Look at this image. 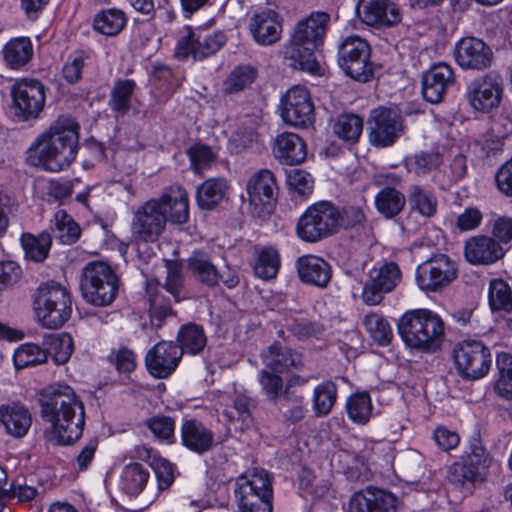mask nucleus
Listing matches in <instances>:
<instances>
[{
  "label": "nucleus",
  "instance_id": "nucleus-1",
  "mask_svg": "<svg viewBox=\"0 0 512 512\" xmlns=\"http://www.w3.org/2000/svg\"><path fill=\"white\" fill-rule=\"evenodd\" d=\"M40 416L51 426L58 444L69 445L78 441L85 426V407L69 385L52 384L38 393Z\"/></svg>",
  "mask_w": 512,
  "mask_h": 512
},
{
  "label": "nucleus",
  "instance_id": "nucleus-2",
  "mask_svg": "<svg viewBox=\"0 0 512 512\" xmlns=\"http://www.w3.org/2000/svg\"><path fill=\"white\" fill-rule=\"evenodd\" d=\"M79 148V125L67 116L58 117L28 150L32 166L51 172L69 167Z\"/></svg>",
  "mask_w": 512,
  "mask_h": 512
},
{
  "label": "nucleus",
  "instance_id": "nucleus-3",
  "mask_svg": "<svg viewBox=\"0 0 512 512\" xmlns=\"http://www.w3.org/2000/svg\"><path fill=\"white\" fill-rule=\"evenodd\" d=\"M397 329L406 347L426 354L440 350L445 338L444 321L429 309L405 312L398 320Z\"/></svg>",
  "mask_w": 512,
  "mask_h": 512
},
{
  "label": "nucleus",
  "instance_id": "nucleus-4",
  "mask_svg": "<svg viewBox=\"0 0 512 512\" xmlns=\"http://www.w3.org/2000/svg\"><path fill=\"white\" fill-rule=\"evenodd\" d=\"M329 21L328 13L312 12L306 19L297 23L289 51V58L293 61L295 68L315 76L323 74V68L314 52L323 42Z\"/></svg>",
  "mask_w": 512,
  "mask_h": 512
},
{
  "label": "nucleus",
  "instance_id": "nucleus-5",
  "mask_svg": "<svg viewBox=\"0 0 512 512\" xmlns=\"http://www.w3.org/2000/svg\"><path fill=\"white\" fill-rule=\"evenodd\" d=\"M119 289V279L104 261H91L81 272L80 291L83 299L97 307L112 304Z\"/></svg>",
  "mask_w": 512,
  "mask_h": 512
},
{
  "label": "nucleus",
  "instance_id": "nucleus-6",
  "mask_svg": "<svg viewBox=\"0 0 512 512\" xmlns=\"http://www.w3.org/2000/svg\"><path fill=\"white\" fill-rule=\"evenodd\" d=\"M34 306L40 324L48 329L62 327L72 313L70 292L55 281L40 284L34 298Z\"/></svg>",
  "mask_w": 512,
  "mask_h": 512
},
{
  "label": "nucleus",
  "instance_id": "nucleus-7",
  "mask_svg": "<svg viewBox=\"0 0 512 512\" xmlns=\"http://www.w3.org/2000/svg\"><path fill=\"white\" fill-rule=\"evenodd\" d=\"M453 359L458 374L467 381L484 378L492 365L490 348L476 339H466L455 344Z\"/></svg>",
  "mask_w": 512,
  "mask_h": 512
},
{
  "label": "nucleus",
  "instance_id": "nucleus-8",
  "mask_svg": "<svg viewBox=\"0 0 512 512\" xmlns=\"http://www.w3.org/2000/svg\"><path fill=\"white\" fill-rule=\"evenodd\" d=\"M369 43L356 35L349 36L338 47V64L343 72L358 82L366 83L373 78L374 66L370 60Z\"/></svg>",
  "mask_w": 512,
  "mask_h": 512
},
{
  "label": "nucleus",
  "instance_id": "nucleus-9",
  "mask_svg": "<svg viewBox=\"0 0 512 512\" xmlns=\"http://www.w3.org/2000/svg\"><path fill=\"white\" fill-rule=\"evenodd\" d=\"M458 268L446 254H436L419 264L416 269L418 287L428 292H440L457 278Z\"/></svg>",
  "mask_w": 512,
  "mask_h": 512
},
{
  "label": "nucleus",
  "instance_id": "nucleus-10",
  "mask_svg": "<svg viewBox=\"0 0 512 512\" xmlns=\"http://www.w3.org/2000/svg\"><path fill=\"white\" fill-rule=\"evenodd\" d=\"M368 130L373 146L388 147L404 134V118L399 111L380 106L370 112Z\"/></svg>",
  "mask_w": 512,
  "mask_h": 512
},
{
  "label": "nucleus",
  "instance_id": "nucleus-11",
  "mask_svg": "<svg viewBox=\"0 0 512 512\" xmlns=\"http://www.w3.org/2000/svg\"><path fill=\"white\" fill-rule=\"evenodd\" d=\"M15 115L22 120L37 118L44 108L45 88L36 79L24 78L11 88Z\"/></svg>",
  "mask_w": 512,
  "mask_h": 512
},
{
  "label": "nucleus",
  "instance_id": "nucleus-12",
  "mask_svg": "<svg viewBox=\"0 0 512 512\" xmlns=\"http://www.w3.org/2000/svg\"><path fill=\"white\" fill-rule=\"evenodd\" d=\"M187 34L182 36L175 48V57L185 60L192 56L194 60H203L217 53L226 43L227 38L221 31L213 32L202 37L196 34L191 27H187Z\"/></svg>",
  "mask_w": 512,
  "mask_h": 512
},
{
  "label": "nucleus",
  "instance_id": "nucleus-13",
  "mask_svg": "<svg viewBox=\"0 0 512 512\" xmlns=\"http://www.w3.org/2000/svg\"><path fill=\"white\" fill-rule=\"evenodd\" d=\"M355 12L363 24L376 29L392 28L402 20L401 9L391 0H358Z\"/></svg>",
  "mask_w": 512,
  "mask_h": 512
},
{
  "label": "nucleus",
  "instance_id": "nucleus-14",
  "mask_svg": "<svg viewBox=\"0 0 512 512\" xmlns=\"http://www.w3.org/2000/svg\"><path fill=\"white\" fill-rule=\"evenodd\" d=\"M491 457L486 451L476 432L470 439L468 451L461 457V461L452 466L454 481L465 483L474 482L482 472L489 467Z\"/></svg>",
  "mask_w": 512,
  "mask_h": 512
},
{
  "label": "nucleus",
  "instance_id": "nucleus-15",
  "mask_svg": "<svg viewBox=\"0 0 512 512\" xmlns=\"http://www.w3.org/2000/svg\"><path fill=\"white\" fill-rule=\"evenodd\" d=\"M283 120L294 127L306 128L313 122L314 106L305 87L295 86L282 100Z\"/></svg>",
  "mask_w": 512,
  "mask_h": 512
},
{
  "label": "nucleus",
  "instance_id": "nucleus-16",
  "mask_svg": "<svg viewBox=\"0 0 512 512\" xmlns=\"http://www.w3.org/2000/svg\"><path fill=\"white\" fill-rule=\"evenodd\" d=\"M401 271L395 262L382 265L379 269L370 272V279L366 282L362 299L367 305H378L383 300V294L389 293L401 281Z\"/></svg>",
  "mask_w": 512,
  "mask_h": 512
},
{
  "label": "nucleus",
  "instance_id": "nucleus-17",
  "mask_svg": "<svg viewBox=\"0 0 512 512\" xmlns=\"http://www.w3.org/2000/svg\"><path fill=\"white\" fill-rule=\"evenodd\" d=\"M182 350L173 341H160L148 350L145 364L149 373L158 379L169 377L178 367Z\"/></svg>",
  "mask_w": 512,
  "mask_h": 512
},
{
  "label": "nucleus",
  "instance_id": "nucleus-18",
  "mask_svg": "<svg viewBox=\"0 0 512 512\" xmlns=\"http://www.w3.org/2000/svg\"><path fill=\"white\" fill-rule=\"evenodd\" d=\"M397 497L381 488L367 486L355 492L349 501V512H397Z\"/></svg>",
  "mask_w": 512,
  "mask_h": 512
},
{
  "label": "nucleus",
  "instance_id": "nucleus-19",
  "mask_svg": "<svg viewBox=\"0 0 512 512\" xmlns=\"http://www.w3.org/2000/svg\"><path fill=\"white\" fill-rule=\"evenodd\" d=\"M503 93V80L499 75L490 73L476 79L468 99L474 109L489 112L499 106Z\"/></svg>",
  "mask_w": 512,
  "mask_h": 512
},
{
  "label": "nucleus",
  "instance_id": "nucleus-20",
  "mask_svg": "<svg viewBox=\"0 0 512 512\" xmlns=\"http://www.w3.org/2000/svg\"><path fill=\"white\" fill-rule=\"evenodd\" d=\"M455 74L451 66L444 62L434 64L422 76L423 98L431 103H440L445 93L454 86Z\"/></svg>",
  "mask_w": 512,
  "mask_h": 512
},
{
  "label": "nucleus",
  "instance_id": "nucleus-21",
  "mask_svg": "<svg viewBox=\"0 0 512 512\" xmlns=\"http://www.w3.org/2000/svg\"><path fill=\"white\" fill-rule=\"evenodd\" d=\"M295 269L299 280L306 285L326 288L332 278L331 265L322 257L306 254L295 261Z\"/></svg>",
  "mask_w": 512,
  "mask_h": 512
},
{
  "label": "nucleus",
  "instance_id": "nucleus-22",
  "mask_svg": "<svg viewBox=\"0 0 512 512\" xmlns=\"http://www.w3.org/2000/svg\"><path fill=\"white\" fill-rule=\"evenodd\" d=\"M492 55L490 47L474 37L461 39L455 47V59L465 69L487 68L491 64Z\"/></svg>",
  "mask_w": 512,
  "mask_h": 512
},
{
  "label": "nucleus",
  "instance_id": "nucleus-23",
  "mask_svg": "<svg viewBox=\"0 0 512 512\" xmlns=\"http://www.w3.org/2000/svg\"><path fill=\"white\" fill-rule=\"evenodd\" d=\"M464 255L473 265H491L504 256V250L494 238L481 235L466 240Z\"/></svg>",
  "mask_w": 512,
  "mask_h": 512
},
{
  "label": "nucleus",
  "instance_id": "nucleus-24",
  "mask_svg": "<svg viewBox=\"0 0 512 512\" xmlns=\"http://www.w3.org/2000/svg\"><path fill=\"white\" fill-rule=\"evenodd\" d=\"M0 423L5 432L13 438H23L32 425V415L28 407L20 401L0 405Z\"/></svg>",
  "mask_w": 512,
  "mask_h": 512
},
{
  "label": "nucleus",
  "instance_id": "nucleus-25",
  "mask_svg": "<svg viewBox=\"0 0 512 512\" xmlns=\"http://www.w3.org/2000/svg\"><path fill=\"white\" fill-rule=\"evenodd\" d=\"M272 153L280 163L295 166L306 160L307 146L299 135L283 132L275 138Z\"/></svg>",
  "mask_w": 512,
  "mask_h": 512
},
{
  "label": "nucleus",
  "instance_id": "nucleus-26",
  "mask_svg": "<svg viewBox=\"0 0 512 512\" xmlns=\"http://www.w3.org/2000/svg\"><path fill=\"white\" fill-rule=\"evenodd\" d=\"M181 442L188 450L202 455L214 445V433L197 419L184 420L181 429Z\"/></svg>",
  "mask_w": 512,
  "mask_h": 512
},
{
  "label": "nucleus",
  "instance_id": "nucleus-27",
  "mask_svg": "<svg viewBox=\"0 0 512 512\" xmlns=\"http://www.w3.org/2000/svg\"><path fill=\"white\" fill-rule=\"evenodd\" d=\"M278 185L275 174L268 169L258 171V218L268 220L277 203Z\"/></svg>",
  "mask_w": 512,
  "mask_h": 512
},
{
  "label": "nucleus",
  "instance_id": "nucleus-28",
  "mask_svg": "<svg viewBox=\"0 0 512 512\" xmlns=\"http://www.w3.org/2000/svg\"><path fill=\"white\" fill-rule=\"evenodd\" d=\"M166 208L167 223L185 224L189 219V198L181 186H170L162 194Z\"/></svg>",
  "mask_w": 512,
  "mask_h": 512
},
{
  "label": "nucleus",
  "instance_id": "nucleus-29",
  "mask_svg": "<svg viewBox=\"0 0 512 512\" xmlns=\"http://www.w3.org/2000/svg\"><path fill=\"white\" fill-rule=\"evenodd\" d=\"M283 19L272 9H265L258 13V45L272 46L282 36Z\"/></svg>",
  "mask_w": 512,
  "mask_h": 512
},
{
  "label": "nucleus",
  "instance_id": "nucleus-30",
  "mask_svg": "<svg viewBox=\"0 0 512 512\" xmlns=\"http://www.w3.org/2000/svg\"><path fill=\"white\" fill-rule=\"evenodd\" d=\"M407 201L411 212L424 218H432L437 213L438 200L431 191L419 185H411L407 190Z\"/></svg>",
  "mask_w": 512,
  "mask_h": 512
},
{
  "label": "nucleus",
  "instance_id": "nucleus-31",
  "mask_svg": "<svg viewBox=\"0 0 512 512\" xmlns=\"http://www.w3.org/2000/svg\"><path fill=\"white\" fill-rule=\"evenodd\" d=\"M227 181L224 178H210L202 183L196 192L197 204L201 209L210 210L225 197Z\"/></svg>",
  "mask_w": 512,
  "mask_h": 512
},
{
  "label": "nucleus",
  "instance_id": "nucleus-32",
  "mask_svg": "<svg viewBox=\"0 0 512 512\" xmlns=\"http://www.w3.org/2000/svg\"><path fill=\"white\" fill-rule=\"evenodd\" d=\"M262 360L273 373L280 374L288 371L290 367H295L299 358L290 348L273 344L262 353Z\"/></svg>",
  "mask_w": 512,
  "mask_h": 512
},
{
  "label": "nucleus",
  "instance_id": "nucleus-33",
  "mask_svg": "<svg viewBox=\"0 0 512 512\" xmlns=\"http://www.w3.org/2000/svg\"><path fill=\"white\" fill-rule=\"evenodd\" d=\"M7 66L18 69L26 65L33 56V47L28 37H18L10 40L3 49Z\"/></svg>",
  "mask_w": 512,
  "mask_h": 512
},
{
  "label": "nucleus",
  "instance_id": "nucleus-34",
  "mask_svg": "<svg viewBox=\"0 0 512 512\" xmlns=\"http://www.w3.org/2000/svg\"><path fill=\"white\" fill-rule=\"evenodd\" d=\"M497 376L494 392L505 400H512V354L500 352L496 355Z\"/></svg>",
  "mask_w": 512,
  "mask_h": 512
},
{
  "label": "nucleus",
  "instance_id": "nucleus-35",
  "mask_svg": "<svg viewBox=\"0 0 512 512\" xmlns=\"http://www.w3.org/2000/svg\"><path fill=\"white\" fill-rule=\"evenodd\" d=\"M363 131V119L353 113H342L333 122V133L348 144L358 142Z\"/></svg>",
  "mask_w": 512,
  "mask_h": 512
},
{
  "label": "nucleus",
  "instance_id": "nucleus-36",
  "mask_svg": "<svg viewBox=\"0 0 512 512\" xmlns=\"http://www.w3.org/2000/svg\"><path fill=\"white\" fill-rule=\"evenodd\" d=\"M339 208L331 201L322 200L309 206L299 218L298 224H337Z\"/></svg>",
  "mask_w": 512,
  "mask_h": 512
},
{
  "label": "nucleus",
  "instance_id": "nucleus-37",
  "mask_svg": "<svg viewBox=\"0 0 512 512\" xmlns=\"http://www.w3.org/2000/svg\"><path fill=\"white\" fill-rule=\"evenodd\" d=\"M256 78V70L251 65H238L232 69L223 81L224 95H234L250 87Z\"/></svg>",
  "mask_w": 512,
  "mask_h": 512
},
{
  "label": "nucleus",
  "instance_id": "nucleus-38",
  "mask_svg": "<svg viewBox=\"0 0 512 512\" xmlns=\"http://www.w3.org/2000/svg\"><path fill=\"white\" fill-rule=\"evenodd\" d=\"M187 267L192 275L201 283L207 286L218 284L219 272L202 252H194L187 260Z\"/></svg>",
  "mask_w": 512,
  "mask_h": 512
},
{
  "label": "nucleus",
  "instance_id": "nucleus-39",
  "mask_svg": "<svg viewBox=\"0 0 512 512\" xmlns=\"http://www.w3.org/2000/svg\"><path fill=\"white\" fill-rule=\"evenodd\" d=\"M136 84L131 79H118L110 92L108 105L120 115L126 114L131 108V98Z\"/></svg>",
  "mask_w": 512,
  "mask_h": 512
},
{
  "label": "nucleus",
  "instance_id": "nucleus-40",
  "mask_svg": "<svg viewBox=\"0 0 512 512\" xmlns=\"http://www.w3.org/2000/svg\"><path fill=\"white\" fill-rule=\"evenodd\" d=\"M177 339L178 347L184 353L199 354L206 346L207 339L202 327L196 324L184 325L180 328Z\"/></svg>",
  "mask_w": 512,
  "mask_h": 512
},
{
  "label": "nucleus",
  "instance_id": "nucleus-41",
  "mask_svg": "<svg viewBox=\"0 0 512 512\" xmlns=\"http://www.w3.org/2000/svg\"><path fill=\"white\" fill-rule=\"evenodd\" d=\"M148 478L149 471L142 464H128L121 475L122 490L130 496H136L144 489Z\"/></svg>",
  "mask_w": 512,
  "mask_h": 512
},
{
  "label": "nucleus",
  "instance_id": "nucleus-42",
  "mask_svg": "<svg viewBox=\"0 0 512 512\" xmlns=\"http://www.w3.org/2000/svg\"><path fill=\"white\" fill-rule=\"evenodd\" d=\"M337 400V385L332 380L324 381L314 388L313 409L318 417L327 416Z\"/></svg>",
  "mask_w": 512,
  "mask_h": 512
},
{
  "label": "nucleus",
  "instance_id": "nucleus-43",
  "mask_svg": "<svg viewBox=\"0 0 512 512\" xmlns=\"http://www.w3.org/2000/svg\"><path fill=\"white\" fill-rule=\"evenodd\" d=\"M126 24L125 14L118 9H108L97 14L93 21L94 29L106 36L119 34Z\"/></svg>",
  "mask_w": 512,
  "mask_h": 512
},
{
  "label": "nucleus",
  "instance_id": "nucleus-44",
  "mask_svg": "<svg viewBox=\"0 0 512 512\" xmlns=\"http://www.w3.org/2000/svg\"><path fill=\"white\" fill-rule=\"evenodd\" d=\"M405 202L404 194L391 187L382 189L375 197V204L378 211L387 218H392L399 214Z\"/></svg>",
  "mask_w": 512,
  "mask_h": 512
},
{
  "label": "nucleus",
  "instance_id": "nucleus-45",
  "mask_svg": "<svg viewBox=\"0 0 512 512\" xmlns=\"http://www.w3.org/2000/svg\"><path fill=\"white\" fill-rule=\"evenodd\" d=\"M281 267L278 249L268 245L258 251V278L270 281L277 277Z\"/></svg>",
  "mask_w": 512,
  "mask_h": 512
},
{
  "label": "nucleus",
  "instance_id": "nucleus-46",
  "mask_svg": "<svg viewBox=\"0 0 512 512\" xmlns=\"http://www.w3.org/2000/svg\"><path fill=\"white\" fill-rule=\"evenodd\" d=\"M47 356L51 355L58 365L65 364L73 352V339L68 333L52 334L45 338Z\"/></svg>",
  "mask_w": 512,
  "mask_h": 512
},
{
  "label": "nucleus",
  "instance_id": "nucleus-47",
  "mask_svg": "<svg viewBox=\"0 0 512 512\" xmlns=\"http://www.w3.org/2000/svg\"><path fill=\"white\" fill-rule=\"evenodd\" d=\"M159 285L156 279H149L146 281L145 290L150 304V315L152 319L156 318L161 322L171 315L172 309L169 301L161 294Z\"/></svg>",
  "mask_w": 512,
  "mask_h": 512
},
{
  "label": "nucleus",
  "instance_id": "nucleus-48",
  "mask_svg": "<svg viewBox=\"0 0 512 512\" xmlns=\"http://www.w3.org/2000/svg\"><path fill=\"white\" fill-rule=\"evenodd\" d=\"M346 410L353 422L366 424L372 414V402L368 392H359L348 397Z\"/></svg>",
  "mask_w": 512,
  "mask_h": 512
},
{
  "label": "nucleus",
  "instance_id": "nucleus-49",
  "mask_svg": "<svg viewBox=\"0 0 512 512\" xmlns=\"http://www.w3.org/2000/svg\"><path fill=\"white\" fill-rule=\"evenodd\" d=\"M363 324L376 343L381 346L390 344L393 332L389 322L381 314L368 313L363 320Z\"/></svg>",
  "mask_w": 512,
  "mask_h": 512
},
{
  "label": "nucleus",
  "instance_id": "nucleus-50",
  "mask_svg": "<svg viewBox=\"0 0 512 512\" xmlns=\"http://www.w3.org/2000/svg\"><path fill=\"white\" fill-rule=\"evenodd\" d=\"M134 224H167L166 208L163 199H151L139 207L134 214Z\"/></svg>",
  "mask_w": 512,
  "mask_h": 512
},
{
  "label": "nucleus",
  "instance_id": "nucleus-51",
  "mask_svg": "<svg viewBox=\"0 0 512 512\" xmlns=\"http://www.w3.org/2000/svg\"><path fill=\"white\" fill-rule=\"evenodd\" d=\"M51 234L43 232L38 237L26 233L21 237V243L27 257L40 262L43 261L49 252L51 245Z\"/></svg>",
  "mask_w": 512,
  "mask_h": 512
},
{
  "label": "nucleus",
  "instance_id": "nucleus-52",
  "mask_svg": "<svg viewBox=\"0 0 512 512\" xmlns=\"http://www.w3.org/2000/svg\"><path fill=\"white\" fill-rule=\"evenodd\" d=\"M13 360L17 370L24 369L46 362L47 351L33 343L22 344L16 349Z\"/></svg>",
  "mask_w": 512,
  "mask_h": 512
},
{
  "label": "nucleus",
  "instance_id": "nucleus-53",
  "mask_svg": "<svg viewBox=\"0 0 512 512\" xmlns=\"http://www.w3.org/2000/svg\"><path fill=\"white\" fill-rule=\"evenodd\" d=\"M489 305L493 311L509 312L512 309V293L509 285L502 279H494L489 285Z\"/></svg>",
  "mask_w": 512,
  "mask_h": 512
},
{
  "label": "nucleus",
  "instance_id": "nucleus-54",
  "mask_svg": "<svg viewBox=\"0 0 512 512\" xmlns=\"http://www.w3.org/2000/svg\"><path fill=\"white\" fill-rule=\"evenodd\" d=\"M235 496L240 512H254L256 504V487L246 475L237 478Z\"/></svg>",
  "mask_w": 512,
  "mask_h": 512
},
{
  "label": "nucleus",
  "instance_id": "nucleus-55",
  "mask_svg": "<svg viewBox=\"0 0 512 512\" xmlns=\"http://www.w3.org/2000/svg\"><path fill=\"white\" fill-rule=\"evenodd\" d=\"M167 276L164 289L170 293L176 302L181 301L184 297V277L182 274L181 264L177 261H166Z\"/></svg>",
  "mask_w": 512,
  "mask_h": 512
},
{
  "label": "nucleus",
  "instance_id": "nucleus-56",
  "mask_svg": "<svg viewBox=\"0 0 512 512\" xmlns=\"http://www.w3.org/2000/svg\"><path fill=\"white\" fill-rule=\"evenodd\" d=\"M504 139L493 133H485L473 141L474 152L479 158H488L499 154L504 145Z\"/></svg>",
  "mask_w": 512,
  "mask_h": 512
},
{
  "label": "nucleus",
  "instance_id": "nucleus-57",
  "mask_svg": "<svg viewBox=\"0 0 512 512\" xmlns=\"http://www.w3.org/2000/svg\"><path fill=\"white\" fill-rule=\"evenodd\" d=\"M258 512H273V476L264 469H258Z\"/></svg>",
  "mask_w": 512,
  "mask_h": 512
},
{
  "label": "nucleus",
  "instance_id": "nucleus-58",
  "mask_svg": "<svg viewBox=\"0 0 512 512\" xmlns=\"http://www.w3.org/2000/svg\"><path fill=\"white\" fill-rule=\"evenodd\" d=\"M146 427L160 440L173 442L175 421L164 415H155L145 421Z\"/></svg>",
  "mask_w": 512,
  "mask_h": 512
},
{
  "label": "nucleus",
  "instance_id": "nucleus-59",
  "mask_svg": "<svg viewBox=\"0 0 512 512\" xmlns=\"http://www.w3.org/2000/svg\"><path fill=\"white\" fill-rule=\"evenodd\" d=\"M442 163V157L435 152H420L408 161L410 170L418 175H425L438 168Z\"/></svg>",
  "mask_w": 512,
  "mask_h": 512
},
{
  "label": "nucleus",
  "instance_id": "nucleus-60",
  "mask_svg": "<svg viewBox=\"0 0 512 512\" xmlns=\"http://www.w3.org/2000/svg\"><path fill=\"white\" fill-rule=\"evenodd\" d=\"M287 185L290 191L305 197L313 191V179L311 175L301 169H293L287 175Z\"/></svg>",
  "mask_w": 512,
  "mask_h": 512
},
{
  "label": "nucleus",
  "instance_id": "nucleus-61",
  "mask_svg": "<svg viewBox=\"0 0 512 512\" xmlns=\"http://www.w3.org/2000/svg\"><path fill=\"white\" fill-rule=\"evenodd\" d=\"M338 226H296V235L305 242L316 243L337 233Z\"/></svg>",
  "mask_w": 512,
  "mask_h": 512
},
{
  "label": "nucleus",
  "instance_id": "nucleus-62",
  "mask_svg": "<svg viewBox=\"0 0 512 512\" xmlns=\"http://www.w3.org/2000/svg\"><path fill=\"white\" fill-rule=\"evenodd\" d=\"M291 332L299 339H306L310 337H320L325 327L318 321H310L307 319L295 320L290 326Z\"/></svg>",
  "mask_w": 512,
  "mask_h": 512
},
{
  "label": "nucleus",
  "instance_id": "nucleus-63",
  "mask_svg": "<svg viewBox=\"0 0 512 512\" xmlns=\"http://www.w3.org/2000/svg\"><path fill=\"white\" fill-rule=\"evenodd\" d=\"M191 163L196 173L201 174L203 170L210 167L214 162V155L211 149L205 145H194L188 151Z\"/></svg>",
  "mask_w": 512,
  "mask_h": 512
},
{
  "label": "nucleus",
  "instance_id": "nucleus-64",
  "mask_svg": "<svg viewBox=\"0 0 512 512\" xmlns=\"http://www.w3.org/2000/svg\"><path fill=\"white\" fill-rule=\"evenodd\" d=\"M290 402L293 405L283 412V417L291 423H297L304 418L303 397L291 395L288 389H286L280 399V406L284 407L285 403Z\"/></svg>",
  "mask_w": 512,
  "mask_h": 512
}]
</instances>
